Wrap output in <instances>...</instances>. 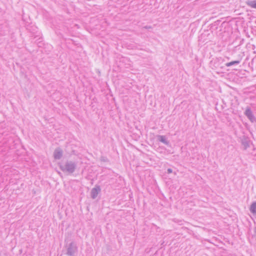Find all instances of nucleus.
<instances>
[{"mask_svg": "<svg viewBox=\"0 0 256 256\" xmlns=\"http://www.w3.org/2000/svg\"><path fill=\"white\" fill-rule=\"evenodd\" d=\"M144 28L146 29H149V28H151L152 27H151V26H144Z\"/></svg>", "mask_w": 256, "mask_h": 256, "instance_id": "12", "label": "nucleus"}, {"mask_svg": "<svg viewBox=\"0 0 256 256\" xmlns=\"http://www.w3.org/2000/svg\"><path fill=\"white\" fill-rule=\"evenodd\" d=\"M244 114L252 122H256V118L253 114V113L250 107H246L244 112Z\"/></svg>", "mask_w": 256, "mask_h": 256, "instance_id": "3", "label": "nucleus"}, {"mask_svg": "<svg viewBox=\"0 0 256 256\" xmlns=\"http://www.w3.org/2000/svg\"><path fill=\"white\" fill-rule=\"evenodd\" d=\"M101 188L100 186L96 185L92 188L90 192V196L92 199H95L98 194L100 192Z\"/></svg>", "mask_w": 256, "mask_h": 256, "instance_id": "4", "label": "nucleus"}, {"mask_svg": "<svg viewBox=\"0 0 256 256\" xmlns=\"http://www.w3.org/2000/svg\"><path fill=\"white\" fill-rule=\"evenodd\" d=\"M78 251L76 244L74 242H70L67 248L66 254L70 256H73Z\"/></svg>", "mask_w": 256, "mask_h": 256, "instance_id": "2", "label": "nucleus"}, {"mask_svg": "<svg viewBox=\"0 0 256 256\" xmlns=\"http://www.w3.org/2000/svg\"><path fill=\"white\" fill-rule=\"evenodd\" d=\"M243 144H244V146H245L246 148L248 146V142H243Z\"/></svg>", "mask_w": 256, "mask_h": 256, "instance_id": "11", "label": "nucleus"}, {"mask_svg": "<svg viewBox=\"0 0 256 256\" xmlns=\"http://www.w3.org/2000/svg\"><path fill=\"white\" fill-rule=\"evenodd\" d=\"M240 63V60H234V61L226 63V66L228 67H229V66H232L238 64Z\"/></svg>", "mask_w": 256, "mask_h": 256, "instance_id": "8", "label": "nucleus"}, {"mask_svg": "<svg viewBox=\"0 0 256 256\" xmlns=\"http://www.w3.org/2000/svg\"><path fill=\"white\" fill-rule=\"evenodd\" d=\"M246 4L251 8H256V0H250L248 1Z\"/></svg>", "mask_w": 256, "mask_h": 256, "instance_id": "9", "label": "nucleus"}, {"mask_svg": "<svg viewBox=\"0 0 256 256\" xmlns=\"http://www.w3.org/2000/svg\"><path fill=\"white\" fill-rule=\"evenodd\" d=\"M76 162L72 160H67L64 164H60V168L64 172L72 174L76 168Z\"/></svg>", "mask_w": 256, "mask_h": 256, "instance_id": "1", "label": "nucleus"}, {"mask_svg": "<svg viewBox=\"0 0 256 256\" xmlns=\"http://www.w3.org/2000/svg\"><path fill=\"white\" fill-rule=\"evenodd\" d=\"M255 231H256V230H255Z\"/></svg>", "mask_w": 256, "mask_h": 256, "instance_id": "13", "label": "nucleus"}, {"mask_svg": "<svg viewBox=\"0 0 256 256\" xmlns=\"http://www.w3.org/2000/svg\"><path fill=\"white\" fill-rule=\"evenodd\" d=\"M62 156V151L60 148H56L54 152V158L56 160H60Z\"/></svg>", "mask_w": 256, "mask_h": 256, "instance_id": "5", "label": "nucleus"}, {"mask_svg": "<svg viewBox=\"0 0 256 256\" xmlns=\"http://www.w3.org/2000/svg\"><path fill=\"white\" fill-rule=\"evenodd\" d=\"M250 212L253 214H256V202H253L250 208Z\"/></svg>", "mask_w": 256, "mask_h": 256, "instance_id": "7", "label": "nucleus"}, {"mask_svg": "<svg viewBox=\"0 0 256 256\" xmlns=\"http://www.w3.org/2000/svg\"><path fill=\"white\" fill-rule=\"evenodd\" d=\"M172 168H168L167 170V173L168 174H170V173H172Z\"/></svg>", "mask_w": 256, "mask_h": 256, "instance_id": "10", "label": "nucleus"}, {"mask_svg": "<svg viewBox=\"0 0 256 256\" xmlns=\"http://www.w3.org/2000/svg\"><path fill=\"white\" fill-rule=\"evenodd\" d=\"M158 137V140L162 142L163 144H165L166 145H169L170 144V142L166 138V137L165 136H161V135H158L157 136Z\"/></svg>", "mask_w": 256, "mask_h": 256, "instance_id": "6", "label": "nucleus"}]
</instances>
